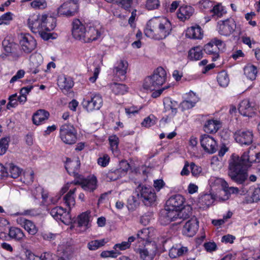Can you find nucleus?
Instances as JSON below:
<instances>
[{
	"label": "nucleus",
	"instance_id": "c9c22d12",
	"mask_svg": "<svg viewBox=\"0 0 260 260\" xmlns=\"http://www.w3.org/2000/svg\"><path fill=\"white\" fill-rule=\"evenodd\" d=\"M7 170L9 176L12 178H17L21 174L22 170L12 163L7 164Z\"/></svg>",
	"mask_w": 260,
	"mask_h": 260
},
{
	"label": "nucleus",
	"instance_id": "dca6fc26",
	"mask_svg": "<svg viewBox=\"0 0 260 260\" xmlns=\"http://www.w3.org/2000/svg\"><path fill=\"white\" fill-rule=\"evenodd\" d=\"M184 201V198L180 194L172 196L167 200V207L177 211L182 208Z\"/></svg>",
	"mask_w": 260,
	"mask_h": 260
},
{
	"label": "nucleus",
	"instance_id": "58836bf2",
	"mask_svg": "<svg viewBox=\"0 0 260 260\" xmlns=\"http://www.w3.org/2000/svg\"><path fill=\"white\" fill-rule=\"evenodd\" d=\"M9 235L10 237L19 241L25 236L22 230L18 228H11L9 230Z\"/></svg>",
	"mask_w": 260,
	"mask_h": 260
},
{
	"label": "nucleus",
	"instance_id": "cd10ccee",
	"mask_svg": "<svg viewBox=\"0 0 260 260\" xmlns=\"http://www.w3.org/2000/svg\"><path fill=\"white\" fill-rule=\"evenodd\" d=\"M189 94L190 96L193 95L194 99L193 100H184L180 103V107L183 111L193 107L199 101V98L197 96L196 93L192 91L189 92Z\"/></svg>",
	"mask_w": 260,
	"mask_h": 260
},
{
	"label": "nucleus",
	"instance_id": "4be33fe9",
	"mask_svg": "<svg viewBox=\"0 0 260 260\" xmlns=\"http://www.w3.org/2000/svg\"><path fill=\"white\" fill-rule=\"evenodd\" d=\"M128 63L126 61L120 60L113 69V75L121 80L125 79Z\"/></svg>",
	"mask_w": 260,
	"mask_h": 260
},
{
	"label": "nucleus",
	"instance_id": "69168bd1",
	"mask_svg": "<svg viewBox=\"0 0 260 260\" xmlns=\"http://www.w3.org/2000/svg\"><path fill=\"white\" fill-rule=\"evenodd\" d=\"M25 72L23 70H19L16 74L15 75H14L10 80V82L11 83H14L18 79H21L23 78L24 76Z\"/></svg>",
	"mask_w": 260,
	"mask_h": 260
},
{
	"label": "nucleus",
	"instance_id": "0e129e2a",
	"mask_svg": "<svg viewBox=\"0 0 260 260\" xmlns=\"http://www.w3.org/2000/svg\"><path fill=\"white\" fill-rule=\"evenodd\" d=\"M190 167L192 175L193 176H198L202 172L201 168L196 165L193 162L191 163Z\"/></svg>",
	"mask_w": 260,
	"mask_h": 260
},
{
	"label": "nucleus",
	"instance_id": "393cba45",
	"mask_svg": "<svg viewBox=\"0 0 260 260\" xmlns=\"http://www.w3.org/2000/svg\"><path fill=\"white\" fill-rule=\"evenodd\" d=\"M194 9L189 6H183L179 8L177 13V17L181 21L188 19L193 14Z\"/></svg>",
	"mask_w": 260,
	"mask_h": 260
},
{
	"label": "nucleus",
	"instance_id": "49530a36",
	"mask_svg": "<svg viewBox=\"0 0 260 260\" xmlns=\"http://www.w3.org/2000/svg\"><path fill=\"white\" fill-rule=\"evenodd\" d=\"M156 120L157 119L154 115H150L143 120L141 124L143 126L149 127L154 125L156 123Z\"/></svg>",
	"mask_w": 260,
	"mask_h": 260
},
{
	"label": "nucleus",
	"instance_id": "1a4fd4ad",
	"mask_svg": "<svg viewBox=\"0 0 260 260\" xmlns=\"http://www.w3.org/2000/svg\"><path fill=\"white\" fill-rule=\"evenodd\" d=\"M159 220L161 224L164 225L168 224L172 221H177L176 223L180 224L182 221V220L177 221V211L172 210L167 207L166 208L160 211Z\"/></svg>",
	"mask_w": 260,
	"mask_h": 260
},
{
	"label": "nucleus",
	"instance_id": "a18cd8bd",
	"mask_svg": "<svg viewBox=\"0 0 260 260\" xmlns=\"http://www.w3.org/2000/svg\"><path fill=\"white\" fill-rule=\"evenodd\" d=\"M130 167V165L126 160H122L119 162L118 168L117 169L118 170L120 174L122 175V176H124L127 174Z\"/></svg>",
	"mask_w": 260,
	"mask_h": 260
},
{
	"label": "nucleus",
	"instance_id": "473e14b6",
	"mask_svg": "<svg viewBox=\"0 0 260 260\" xmlns=\"http://www.w3.org/2000/svg\"><path fill=\"white\" fill-rule=\"evenodd\" d=\"M58 85L60 89L68 90L72 88L74 83L71 78L63 76L59 78Z\"/></svg>",
	"mask_w": 260,
	"mask_h": 260
},
{
	"label": "nucleus",
	"instance_id": "4d7b16f0",
	"mask_svg": "<svg viewBox=\"0 0 260 260\" xmlns=\"http://www.w3.org/2000/svg\"><path fill=\"white\" fill-rule=\"evenodd\" d=\"M31 6L34 8L44 9L47 4L45 0H34L31 3Z\"/></svg>",
	"mask_w": 260,
	"mask_h": 260
},
{
	"label": "nucleus",
	"instance_id": "9b49d317",
	"mask_svg": "<svg viewBox=\"0 0 260 260\" xmlns=\"http://www.w3.org/2000/svg\"><path fill=\"white\" fill-rule=\"evenodd\" d=\"M200 141L202 147L206 152L212 154L217 150V143L210 136L206 134L201 135Z\"/></svg>",
	"mask_w": 260,
	"mask_h": 260
},
{
	"label": "nucleus",
	"instance_id": "5701e85b",
	"mask_svg": "<svg viewBox=\"0 0 260 260\" xmlns=\"http://www.w3.org/2000/svg\"><path fill=\"white\" fill-rule=\"evenodd\" d=\"M42 29L46 31L53 30L56 25V19L51 16H48L46 14L42 15Z\"/></svg>",
	"mask_w": 260,
	"mask_h": 260
},
{
	"label": "nucleus",
	"instance_id": "864d4df0",
	"mask_svg": "<svg viewBox=\"0 0 260 260\" xmlns=\"http://www.w3.org/2000/svg\"><path fill=\"white\" fill-rule=\"evenodd\" d=\"M9 140L4 138L0 140V155H3L6 152L9 145Z\"/></svg>",
	"mask_w": 260,
	"mask_h": 260
},
{
	"label": "nucleus",
	"instance_id": "37998d69",
	"mask_svg": "<svg viewBox=\"0 0 260 260\" xmlns=\"http://www.w3.org/2000/svg\"><path fill=\"white\" fill-rule=\"evenodd\" d=\"M106 179L110 181H115L122 177L117 168H113L109 170L106 173Z\"/></svg>",
	"mask_w": 260,
	"mask_h": 260
},
{
	"label": "nucleus",
	"instance_id": "79ce46f5",
	"mask_svg": "<svg viewBox=\"0 0 260 260\" xmlns=\"http://www.w3.org/2000/svg\"><path fill=\"white\" fill-rule=\"evenodd\" d=\"M191 214V208L189 206L182 208L180 210L177 211L178 220L182 219L184 220L189 217Z\"/></svg>",
	"mask_w": 260,
	"mask_h": 260
},
{
	"label": "nucleus",
	"instance_id": "052dcab7",
	"mask_svg": "<svg viewBox=\"0 0 260 260\" xmlns=\"http://www.w3.org/2000/svg\"><path fill=\"white\" fill-rule=\"evenodd\" d=\"M251 198L252 201L250 202H257L260 201V186H258L254 188L252 194L251 195Z\"/></svg>",
	"mask_w": 260,
	"mask_h": 260
},
{
	"label": "nucleus",
	"instance_id": "bb28decb",
	"mask_svg": "<svg viewBox=\"0 0 260 260\" xmlns=\"http://www.w3.org/2000/svg\"><path fill=\"white\" fill-rule=\"evenodd\" d=\"M140 196L138 191L135 192L127 200V208L129 210H135L140 204Z\"/></svg>",
	"mask_w": 260,
	"mask_h": 260
},
{
	"label": "nucleus",
	"instance_id": "72a5a7b5",
	"mask_svg": "<svg viewBox=\"0 0 260 260\" xmlns=\"http://www.w3.org/2000/svg\"><path fill=\"white\" fill-rule=\"evenodd\" d=\"M90 213V212L86 211L78 215L77 218L78 226H85L86 229L89 228Z\"/></svg>",
	"mask_w": 260,
	"mask_h": 260
},
{
	"label": "nucleus",
	"instance_id": "e2e57ef3",
	"mask_svg": "<svg viewBox=\"0 0 260 260\" xmlns=\"http://www.w3.org/2000/svg\"><path fill=\"white\" fill-rule=\"evenodd\" d=\"M129 247L128 243L126 241H124L121 243L116 244L114 246L113 248L116 251H118V250H124L128 248Z\"/></svg>",
	"mask_w": 260,
	"mask_h": 260
},
{
	"label": "nucleus",
	"instance_id": "423d86ee",
	"mask_svg": "<svg viewBox=\"0 0 260 260\" xmlns=\"http://www.w3.org/2000/svg\"><path fill=\"white\" fill-rule=\"evenodd\" d=\"M103 103V99L100 94L93 93L89 98L87 97L84 99L82 104L84 109L90 112L94 110H99Z\"/></svg>",
	"mask_w": 260,
	"mask_h": 260
},
{
	"label": "nucleus",
	"instance_id": "39448f33",
	"mask_svg": "<svg viewBox=\"0 0 260 260\" xmlns=\"http://www.w3.org/2000/svg\"><path fill=\"white\" fill-rule=\"evenodd\" d=\"M136 191L139 193L141 201L146 206L151 205L156 200V193L151 187L139 184L136 188Z\"/></svg>",
	"mask_w": 260,
	"mask_h": 260
},
{
	"label": "nucleus",
	"instance_id": "f704fd0d",
	"mask_svg": "<svg viewBox=\"0 0 260 260\" xmlns=\"http://www.w3.org/2000/svg\"><path fill=\"white\" fill-rule=\"evenodd\" d=\"M244 71L245 76L250 80H253L256 78L257 71L255 66L248 64L245 67Z\"/></svg>",
	"mask_w": 260,
	"mask_h": 260
},
{
	"label": "nucleus",
	"instance_id": "6e6d98bb",
	"mask_svg": "<svg viewBox=\"0 0 260 260\" xmlns=\"http://www.w3.org/2000/svg\"><path fill=\"white\" fill-rule=\"evenodd\" d=\"M63 4L67 5V8L70 11V14H71V15H73V16L77 13L79 8L77 4L74 2H70L68 3H64Z\"/></svg>",
	"mask_w": 260,
	"mask_h": 260
},
{
	"label": "nucleus",
	"instance_id": "4468645a",
	"mask_svg": "<svg viewBox=\"0 0 260 260\" xmlns=\"http://www.w3.org/2000/svg\"><path fill=\"white\" fill-rule=\"evenodd\" d=\"M86 26L78 19H75L72 22V35L73 37L83 42Z\"/></svg>",
	"mask_w": 260,
	"mask_h": 260
},
{
	"label": "nucleus",
	"instance_id": "7c9ffc66",
	"mask_svg": "<svg viewBox=\"0 0 260 260\" xmlns=\"http://www.w3.org/2000/svg\"><path fill=\"white\" fill-rule=\"evenodd\" d=\"M77 188H74L72 189H71L67 194H66L63 197V201L66 205L69 208L70 211H71V208L74 206L75 204V199L74 197V193L76 190Z\"/></svg>",
	"mask_w": 260,
	"mask_h": 260
},
{
	"label": "nucleus",
	"instance_id": "f3484780",
	"mask_svg": "<svg viewBox=\"0 0 260 260\" xmlns=\"http://www.w3.org/2000/svg\"><path fill=\"white\" fill-rule=\"evenodd\" d=\"M199 221L196 218H192L186 222L183 226V232L188 237L193 236L198 231Z\"/></svg>",
	"mask_w": 260,
	"mask_h": 260
},
{
	"label": "nucleus",
	"instance_id": "f03ea898",
	"mask_svg": "<svg viewBox=\"0 0 260 260\" xmlns=\"http://www.w3.org/2000/svg\"><path fill=\"white\" fill-rule=\"evenodd\" d=\"M171 30L172 25L168 19L155 17L147 22L144 33L148 37L159 40L166 38Z\"/></svg>",
	"mask_w": 260,
	"mask_h": 260
},
{
	"label": "nucleus",
	"instance_id": "774afa93",
	"mask_svg": "<svg viewBox=\"0 0 260 260\" xmlns=\"http://www.w3.org/2000/svg\"><path fill=\"white\" fill-rule=\"evenodd\" d=\"M110 158L108 155H105L103 157H100L98 159V163L102 167H106L109 162Z\"/></svg>",
	"mask_w": 260,
	"mask_h": 260
},
{
	"label": "nucleus",
	"instance_id": "3c124183",
	"mask_svg": "<svg viewBox=\"0 0 260 260\" xmlns=\"http://www.w3.org/2000/svg\"><path fill=\"white\" fill-rule=\"evenodd\" d=\"M211 12L213 13L212 17L217 16L218 17H220L224 13L223 9L221 5L218 4L214 6L212 9L210 10Z\"/></svg>",
	"mask_w": 260,
	"mask_h": 260
},
{
	"label": "nucleus",
	"instance_id": "20e7f679",
	"mask_svg": "<svg viewBox=\"0 0 260 260\" xmlns=\"http://www.w3.org/2000/svg\"><path fill=\"white\" fill-rule=\"evenodd\" d=\"M59 137L61 141L69 145H73L77 141V132L71 124L62 125L59 129Z\"/></svg>",
	"mask_w": 260,
	"mask_h": 260
},
{
	"label": "nucleus",
	"instance_id": "9d476101",
	"mask_svg": "<svg viewBox=\"0 0 260 260\" xmlns=\"http://www.w3.org/2000/svg\"><path fill=\"white\" fill-rule=\"evenodd\" d=\"M19 43L23 50L26 53H30L37 45L36 41L29 34H21L19 37Z\"/></svg>",
	"mask_w": 260,
	"mask_h": 260
},
{
	"label": "nucleus",
	"instance_id": "8fccbe9b",
	"mask_svg": "<svg viewBox=\"0 0 260 260\" xmlns=\"http://www.w3.org/2000/svg\"><path fill=\"white\" fill-rule=\"evenodd\" d=\"M199 202L203 205L209 206L213 202L212 196L209 194H205L199 198Z\"/></svg>",
	"mask_w": 260,
	"mask_h": 260
},
{
	"label": "nucleus",
	"instance_id": "603ef678",
	"mask_svg": "<svg viewBox=\"0 0 260 260\" xmlns=\"http://www.w3.org/2000/svg\"><path fill=\"white\" fill-rule=\"evenodd\" d=\"M160 6L159 0H147L146 7L149 10L157 9Z\"/></svg>",
	"mask_w": 260,
	"mask_h": 260
},
{
	"label": "nucleus",
	"instance_id": "bf43d9fd",
	"mask_svg": "<svg viewBox=\"0 0 260 260\" xmlns=\"http://www.w3.org/2000/svg\"><path fill=\"white\" fill-rule=\"evenodd\" d=\"M12 19V14L10 12H7L0 17V25L3 24H7Z\"/></svg>",
	"mask_w": 260,
	"mask_h": 260
},
{
	"label": "nucleus",
	"instance_id": "a211bd4d",
	"mask_svg": "<svg viewBox=\"0 0 260 260\" xmlns=\"http://www.w3.org/2000/svg\"><path fill=\"white\" fill-rule=\"evenodd\" d=\"M157 251L156 244H152L147 247L139 249L140 257L143 260H153Z\"/></svg>",
	"mask_w": 260,
	"mask_h": 260
},
{
	"label": "nucleus",
	"instance_id": "13d9d810",
	"mask_svg": "<svg viewBox=\"0 0 260 260\" xmlns=\"http://www.w3.org/2000/svg\"><path fill=\"white\" fill-rule=\"evenodd\" d=\"M17 93L10 95L9 98V102H8L7 107L8 109H10L11 107L14 108L17 106Z\"/></svg>",
	"mask_w": 260,
	"mask_h": 260
},
{
	"label": "nucleus",
	"instance_id": "2eb2a0df",
	"mask_svg": "<svg viewBox=\"0 0 260 260\" xmlns=\"http://www.w3.org/2000/svg\"><path fill=\"white\" fill-rule=\"evenodd\" d=\"M234 136L236 142L241 145H248L250 144L253 141L252 133L249 131H237L235 132Z\"/></svg>",
	"mask_w": 260,
	"mask_h": 260
},
{
	"label": "nucleus",
	"instance_id": "6e6552de",
	"mask_svg": "<svg viewBox=\"0 0 260 260\" xmlns=\"http://www.w3.org/2000/svg\"><path fill=\"white\" fill-rule=\"evenodd\" d=\"M51 215L56 220H60L66 224L72 222V218L70 210L67 211L61 207H55L50 211Z\"/></svg>",
	"mask_w": 260,
	"mask_h": 260
},
{
	"label": "nucleus",
	"instance_id": "4c0bfd02",
	"mask_svg": "<svg viewBox=\"0 0 260 260\" xmlns=\"http://www.w3.org/2000/svg\"><path fill=\"white\" fill-rule=\"evenodd\" d=\"M112 92L115 94H124L127 92V87L125 84L113 83L110 85Z\"/></svg>",
	"mask_w": 260,
	"mask_h": 260
},
{
	"label": "nucleus",
	"instance_id": "ea45409f",
	"mask_svg": "<svg viewBox=\"0 0 260 260\" xmlns=\"http://www.w3.org/2000/svg\"><path fill=\"white\" fill-rule=\"evenodd\" d=\"M217 80L222 87H226L229 84L230 79L227 73L224 71H221L218 73L217 76Z\"/></svg>",
	"mask_w": 260,
	"mask_h": 260
},
{
	"label": "nucleus",
	"instance_id": "b1692460",
	"mask_svg": "<svg viewBox=\"0 0 260 260\" xmlns=\"http://www.w3.org/2000/svg\"><path fill=\"white\" fill-rule=\"evenodd\" d=\"M49 113L43 109H40L35 113L32 116V120L33 123L39 125L42 124L44 121L48 119Z\"/></svg>",
	"mask_w": 260,
	"mask_h": 260
},
{
	"label": "nucleus",
	"instance_id": "09e8293b",
	"mask_svg": "<svg viewBox=\"0 0 260 260\" xmlns=\"http://www.w3.org/2000/svg\"><path fill=\"white\" fill-rule=\"evenodd\" d=\"M149 231L148 229L144 228L138 231L137 234V238L139 241L147 240L149 238Z\"/></svg>",
	"mask_w": 260,
	"mask_h": 260
},
{
	"label": "nucleus",
	"instance_id": "c756f323",
	"mask_svg": "<svg viewBox=\"0 0 260 260\" xmlns=\"http://www.w3.org/2000/svg\"><path fill=\"white\" fill-rule=\"evenodd\" d=\"M204 50L207 54L213 55L212 60L215 61L218 58V48L211 41L204 46Z\"/></svg>",
	"mask_w": 260,
	"mask_h": 260
},
{
	"label": "nucleus",
	"instance_id": "a19ab883",
	"mask_svg": "<svg viewBox=\"0 0 260 260\" xmlns=\"http://www.w3.org/2000/svg\"><path fill=\"white\" fill-rule=\"evenodd\" d=\"M177 103L175 101L167 100L164 102V106L166 111L171 110V116H174L177 112Z\"/></svg>",
	"mask_w": 260,
	"mask_h": 260
},
{
	"label": "nucleus",
	"instance_id": "f257e3e1",
	"mask_svg": "<svg viewBox=\"0 0 260 260\" xmlns=\"http://www.w3.org/2000/svg\"><path fill=\"white\" fill-rule=\"evenodd\" d=\"M255 149V146H251L241 157L235 153L231 156L229 160L228 175L233 181L239 184L244 183L248 177L247 169L253 162H260V152L250 153Z\"/></svg>",
	"mask_w": 260,
	"mask_h": 260
},
{
	"label": "nucleus",
	"instance_id": "0eeeda50",
	"mask_svg": "<svg viewBox=\"0 0 260 260\" xmlns=\"http://www.w3.org/2000/svg\"><path fill=\"white\" fill-rule=\"evenodd\" d=\"M236 24L233 19L229 18L224 20L218 22L217 30L218 33L223 36L229 37L235 30Z\"/></svg>",
	"mask_w": 260,
	"mask_h": 260
},
{
	"label": "nucleus",
	"instance_id": "c85d7f7f",
	"mask_svg": "<svg viewBox=\"0 0 260 260\" xmlns=\"http://www.w3.org/2000/svg\"><path fill=\"white\" fill-rule=\"evenodd\" d=\"M220 127V122L218 120H209L204 125L205 131L209 133H216Z\"/></svg>",
	"mask_w": 260,
	"mask_h": 260
},
{
	"label": "nucleus",
	"instance_id": "aec40b11",
	"mask_svg": "<svg viewBox=\"0 0 260 260\" xmlns=\"http://www.w3.org/2000/svg\"><path fill=\"white\" fill-rule=\"evenodd\" d=\"M17 223L23 227L29 234L34 235L38 231V229L31 220L24 217H19L16 220Z\"/></svg>",
	"mask_w": 260,
	"mask_h": 260
},
{
	"label": "nucleus",
	"instance_id": "412c9836",
	"mask_svg": "<svg viewBox=\"0 0 260 260\" xmlns=\"http://www.w3.org/2000/svg\"><path fill=\"white\" fill-rule=\"evenodd\" d=\"M80 166V161L78 160H72L69 158H67L65 168L70 175H73L76 178H79L80 175L78 173Z\"/></svg>",
	"mask_w": 260,
	"mask_h": 260
},
{
	"label": "nucleus",
	"instance_id": "f8f14e48",
	"mask_svg": "<svg viewBox=\"0 0 260 260\" xmlns=\"http://www.w3.org/2000/svg\"><path fill=\"white\" fill-rule=\"evenodd\" d=\"M257 107L254 103L251 102L248 99H245L239 104L238 110L239 113L244 116L251 117L255 113Z\"/></svg>",
	"mask_w": 260,
	"mask_h": 260
},
{
	"label": "nucleus",
	"instance_id": "a878e982",
	"mask_svg": "<svg viewBox=\"0 0 260 260\" xmlns=\"http://www.w3.org/2000/svg\"><path fill=\"white\" fill-rule=\"evenodd\" d=\"M97 180L95 176L83 179L82 188L89 192H92L96 188Z\"/></svg>",
	"mask_w": 260,
	"mask_h": 260
},
{
	"label": "nucleus",
	"instance_id": "c03bdc74",
	"mask_svg": "<svg viewBox=\"0 0 260 260\" xmlns=\"http://www.w3.org/2000/svg\"><path fill=\"white\" fill-rule=\"evenodd\" d=\"M106 243L105 239L95 240L89 242L87 244V247L90 250H95L104 246Z\"/></svg>",
	"mask_w": 260,
	"mask_h": 260
},
{
	"label": "nucleus",
	"instance_id": "de8ad7c7",
	"mask_svg": "<svg viewBox=\"0 0 260 260\" xmlns=\"http://www.w3.org/2000/svg\"><path fill=\"white\" fill-rule=\"evenodd\" d=\"M57 15L58 17L61 16H63L68 17L73 16V15H71V14H70V11L67 8V5L66 4L61 5L57 9Z\"/></svg>",
	"mask_w": 260,
	"mask_h": 260
},
{
	"label": "nucleus",
	"instance_id": "7ed1b4c3",
	"mask_svg": "<svg viewBox=\"0 0 260 260\" xmlns=\"http://www.w3.org/2000/svg\"><path fill=\"white\" fill-rule=\"evenodd\" d=\"M166 77L167 74L165 70L161 67H158L154 71L152 75L145 79L143 87L151 91L154 90L165 82Z\"/></svg>",
	"mask_w": 260,
	"mask_h": 260
},
{
	"label": "nucleus",
	"instance_id": "2f4dec72",
	"mask_svg": "<svg viewBox=\"0 0 260 260\" xmlns=\"http://www.w3.org/2000/svg\"><path fill=\"white\" fill-rule=\"evenodd\" d=\"M186 36L191 39H201L203 33L200 26H192L188 28L186 32Z\"/></svg>",
	"mask_w": 260,
	"mask_h": 260
},
{
	"label": "nucleus",
	"instance_id": "5fc2aeb1",
	"mask_svg": "<svg viewBox=\"0 0 260 260\" xmlns=\"http://www.w3.org/2000/svg\"><path fill=\"white\" fill-rule=\"evenodd\" d=\"M120 254L119 251H116L115 250H111V251H103L100 255L102 257L106 258V257H113L116 258Z\"/></svg>",
	"mask_w": 260,
	"mask_h": 260
},
{
	"label": "nucleus",
	"instance_id": "6ab92c4d",
	"mask_svg": "<svg viewBox=\"0 0 260 260\" xmlns=\"http://www.w3.org/2000/svg\"><path fill=\"white\" fill-rule=\"evenodd\" d=\"M28 25L31 31L37 34L42 30V17L40 19L39 15L34 14L28 19Z\"/></svg>",
	"mask_w": 260,
	"mask_h": 260
},
{
	"label": "nucleus",
	"instance_id": "338daca9",
	"mask_svg": "<svg viewBox=\"0 0 260 260\" xmlns=\"http://www.w3.org/2000/svg\"><path fill=\"white\" fill-rule=\"evenodd\" d=\"M9 176V173L7 170V164L6 166L0 164V179H4Z\"/></svg>",
	"mask_w": 260,
	"mask_h": 260
},
{
	"label": "nucleus",
	"instance_id": "ddd939ff",
	"mask_svg": "<svg viewBox=\"0 0 260 260\" xmlns=\"http://www.w3.org/2000/svg\"><path fill=\"white\" fill-rule=\"evenodd\" d=\"M101 27L89 24L86 25V33L84 34V43H89L98 40L101 36Z\"/></svg>",
	"mask_w": 260,
	"mask_h": 260
},
{
	"label": "nucleus",
	"instance_id": "e433bc0d",
	"mask_svg": "<svg viewBox=\"0 0 260 260\" xmlns=\"http://www.w3.org/2000/svg\"><path fill=\"white\" fill-rule=\"evenodd\" d=\"M202 57V50L199 47L192 48L188 52V58L191 60H198Z\"/></svg>",
	"mask_w": 260,
	"mask_h": 260
},
{
	"label": "nucleus",
	"instance_id": "680f3d73",
	"mask_svg": "<svg viewBox=\"0 0 260 260\" xmlns=\"http://www.w3.org/2000/svg\"><path fill=\"white\" fill-rule=\"evenodd\" d=\"M109 143L112 149L116 150L118 146V138L116 136H112L109 138Z\"/></svg>",
	"mask_w": 260,
	"mask_h": 260
}]
</instances>
